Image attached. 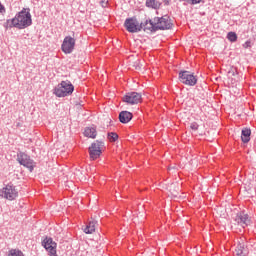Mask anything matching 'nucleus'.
<instances>
[{
    "label": "nucleus",
    "mask_w": 256,
    "mask_h": 256,
    "mask_svg": "<svg viewBox=\"0 0 256 256\" xmlns=\"http://www.w3.org/2000/svg\"><path fill=\"white\" fill-rule=\"evenodd\" d=\"M145 29H148L151 33L167 31L173 29V22H171V18L167 15L155 17L154 19L145 18Z\"/></svg>",
    "instance_id": "obj_1"
},
{
    "label": "nucleus",
    "mask_w": 256,
    "mask_h": 256,
    "mask_svg": "<svg viewBox=\"0 0 256 256\" xmlns=\"http://www.w3.org/2000/svg\"><path fill=\"white\" fill-rule=\"evenodd\" d=\"M30 11L31 9L29 8H23L13 19L7 21L10 23L9 27H15L16 29H27V27H31L33 20L31 19Z\"/></svg>",
    "instance_id": "obj_2"
},
{
    "label": "nucleus",
    "mask_w": 256,
    "mask_h": 256,
    "mask_svg": "<svg viewBox=\"0 0 256 256\" xmlns=\"http://www.w3.org/2000/svg\"><path fill=\"white\" fill-rule=\"evenodd\" d=\"M124 27L128 33H139L142 29L149 31V29H145V20L139 23L136 17L127 18L124 22Z\"/></svg>",
    "instance_id": "obj_3"
},
{
    "label": "nucleus",
    "mask_w": 256,
    "mask_h": 256,
    "mask_svg": "<svg viewBox=\"0 0 256 256\" xmlns=\"http://www.w3.org/2000/svg\"><path fill=\"white\" fill-rule=\"evenodd\" d=\"M75 91V86L69 80L62 81L55 89L54 94L56 97H67Z\"/></svg>",
    "instance_id": "obj_4"
},
{
    "label": "nucleus",
    "mask_w": 256,
    "mask_h": 256,
    "mask_svg": "<svg viewBox=\"0 0 256 256\" xmlns=\"http://www.w3.org/2000/svg\"><path fill=\"white\" fill-rule=\"evenodd\" d=\"M179 81L189 87H195L197 85V77L190 71L182 70L179 72Z\"/></svg>",
    "instance_id": "obj_5"
},
{
    "label": "nucleus",
    "mask_w": 256,
    "mask_h": 256,
    "mask_svg": "<svg viewBox=\"0 0 256 256\" xmlns=\"http://www.w3.org/2000/svg\"><path fill=\"white\" fill-rule=\"evenodd\" d=\"M0 197L13 201L19 197V191L13 184H7L2 190H0Z\"/></svg>",
    "instance_id": "obj_6"
},
{
    "label": "nucleus",
    "mask_w": 256,
    "mask_h": 256,
    "mask_svg": "<svg viewBox=\"0 0 256 256\" xmlns=\"http://www.w3.org/2000/svg\"><path fill=\"white\" fill-rule=\"evenodd\" d=\"M103 147H105V142L96 140L94 143L91 144L89 147V156L92 161H95V159H99L101 157V153Z\"/></svg>",
    "instance_id": "obj_7"
},
{
    "label": "nucleus",
    "mask_w": 256,
    "mask_h": 256,
    "mask_svg": "<svg viewBox=\"0 0 256 256\" xmlns=\"http://www.w3.org/2000/svg\"><path fill=\"white\" fill-rule=\"evenodd\" d=\"M42 247L48 251L50 256H57V243L51 237L42 240Z\"/></svg>",
    "instance_id": "obj_8"
},
{
    "label": "nucleus",
    "mask_w": 256,
    "mask_h": 256,
    "mask_svg": "<svg viewBox=\"0 0 256 256\" xmlns=\"http://www.w3.org/2000/svg\"><path fill=\"white\" fill-rule=\"evenodd\" d=\"M75 43H76L75 38L71 36H66L61 45V49L63 53H65L66 55L73 53L75 49Z\"/></svg>",
    "instance_id": "obj_9"
},
{
    "label": "nucleus",
    "mask_w": 256,
    "mask_h": 256,
    "mask_svg": "<svg viewBox=\"0 0 256 256\" xmlns=\"http://www.w3.org/2000/svg\"><path fill=\"white\" fill-rule=\"evenodd\" d=\"M122 101L127 105H137L141 103V93L139 92H128L123 96Z\"/></svg>",
    "instance_id": "obj_10"
},
{
    "label": "nucleus",
    "mask_w": 256,
    "mask_h": 256,
    "mask_svg": "<svg viewBox=\"0 0 256 256\" xmlns=\"http://www.w3.org/2000/svg\"><path fill=\"white\" fill-rule=\"evenodd\" d=\"M17 161L20 163V165H23V167L29 169V171H33V160H31V157L25 152H20L17 155Z\"/></svg>",
    "instance_id": "obj_11"
},
{
    "label": "nucleus",
    "mask_w": 256,
    "mask_h": 256,
    "mask_svg": "<svg viewBox=\"0 0 256 256\" xmlns=\"http://www.w3.org/2000/svg\"><path fill=\"white\" fill-rule=\"evenodd\" d=\"M235 221H236V223L241 225V227H243V228L248 227V225H250V223H251V219L249 218V214H247L245 212L238 213L236 215Z\"/></svg>",
    "instance_id": "obj_12"
},
{
    "label": "nucleus",
    "mask_w": 256,
    "mask_h": 256,
    "mask_svg": "<svg viewBox=\"0 0 256 256\" xmlns=\"http://www.w3.org/2000/svg\"><path fill=\"white\" fill-rule=\"evenodd\" d=\"M131 119H133V113L129 112V111H121L119 113V121L120 123H129V121H131Z\"/></svg>",
    "instance_id": "obj_13"
},
{
    "label": "nucleus",
    "mask_w": 256,
    "mask_h": 256,
    "mask_svg": "<svg viewBox=\"0 0 256 256\" xmlns=\"http://www.w3.org/2000/svg\"><path fill=\"white\" fill-rule=\"evenodd\" d=\"M95 227H97V221L90 220L89 223L84 228V233H86L87 235H91L92 233H95Z\"/></svg>",
    "instance_id": "obj_14"
},
{
    "label": "nucleus",
    "mask_w": 256,
    "mask_h": 256,
    "mask_svg": "<svg viewBox=\"0 0 256 256\" xmlns=\"http://www.w3.org/2000/svg\"><path fill=\"white\" fill-rule=\"evenodd\" d=\"M242 143H249L251 141V129L244 128L241 133Z\"/></svg>",
    "instance_id": "obj_15"
},
{
    "label": "nucleus",
    "mask_w": 256,
    "mask_h": 256,
    "mask_svg": "<svg viewBox=\"0 0 256 256\" xmlns=\"http://www.w3.org/2000/svg\"><path fill=\"white\" fill-rule=\"evenodd\" d=\"M85 137H90V139H95L97 137V130L94 127H87L84 130Z\"/></svg>",
    "instance_id": "obj_16"
},
{
    "label": "nucleus",
    "mask_w": 256,
    "mask_h": 256,
    "mask_svg": "<svg viewBox=\"0 0 256 256\" xmlns=\"http://www.w3.org/2000/svg\"><path fill=\"white\" fill-rule=\"evenodd\" d=\"M247 248H245V244H238L236 247V255L237 256H247Z\"/></svg>",
    "instance_id": "obj_17"
},
{
    "label": "nucleus",
    "mask_w": 256,
    "mask_h": 256,
    "mask_svg": "<svg viewBox=\"0 0 256 256\" xmlns=\"http://www.w3.org/2000/svg\"><path fill=\"white\" fill-rule=\"evenodd\" d=\"M146 7L150 9H159L161 7V2L157 0H146Z\"/></svg>",
    "instance_id": "obj_18"
},
{
    "label": "nucleus",
    "mask_w": 256,
    "mask_h": 256,
    "mask_svg": "<svg viewBox=\"0 0 256 256\" xmlns=\"http://www.w3.org/2000/svg\"><path fill=\"white\" fill-rule=\"evenodd\" d=\"M107 138L110 141V143H115V141L119 139V135L115 132H108Z\"/></svg>",
    "instance_id": "obj_19"
},
{
    "label": "nucleus",
    "mask_w": 256,
    "mask_h": 256,
    "mask_svg": "<svg viewBox=\"0 0 256 256\" xmlns=\"http://www.w3.org/2000/svg\"><path fill=\"white\" fill-rule=\"evenodd\" d=\"M227 39H228V41H231V43H235V41H237V33L228 32Z\"/></svg>",
    "instance_id": "obj_20"
},
{
    "label": "nucleus",
    "mask_w": 256,
    "mask_h": 256,
    "mask_svg": "<svg viewBox=\"0 0 256 256\" xmlns=\"http://www.w3.org/2000/svg\"><path fill=\"white\" fill-rule=\"evenodd\" d=\"M8 256H24L23 252L17 249H12L9 251Z\"/></svg>",
    "instance_id": "obj_21"
},
{
    "label": "nucleus",
    "mask_w": 256,
    "mask_h": 256,
    "mask_svg": "<svg viewBox=\"0 0 256 256\" xmlns=\"http://www.w3.org/2000/svg\"><path fill=\"white\" fill-rule=\"evenodd\" d=\"M190 129H192V131H197V129H199V124H197V122H192L190 124Z\"/></svg>",
    "instance_id": "obj_22"
},
{
    "label": "nucleus",
    "mask_w": 256,
    "mask_h": 256,
    "mask_svg": "<svg viewBox=\"0 0 256 256\" xmlns=\"http://www.w3.org/2000/svg\"><path fill=\"white\" fill-rule=\"evenodd\" d=\"M186 1L190 5H199V3H201V0H186Z\"/></svg>",
    "instance_id": "obj_23"
},
{
    "label": "nucleus",
    "mask_w": 256,
    "mask_h": 256,
    "mask_svg": "<svg viewBox=\"0 0 256 256\" xmlns=\"http://www.w3.org/2000/svg\"><path fill=\"white\" fill-rule=\"evenodd\" d=\"M107 3H109V0H102L101 2H100V5H101V7H107Z\"/></svg>",
    "instance_id": "obj_24"
},
{
    "label": "nucleus",
    "mask_w": 256,
    "mask_h": 256,
    "mask_svg": "<svg viewBox=\"0 0 256 256\" xmlns=\"http://www.w3.org/2000/svg\"><path fill=\"white\" fill-rule=\"evenodd\" d=\"M243 47L245 49H248V47H251V41H246L244 44H243Z\"/></svg>",
    "instance_id": "obj_25"
},
{
    "label": "nucleus",
    "mask_w": 256,
    "mask_h": 256,
    "mask_svg": "<svg viewBox=\"0 0 256 256\" xmlns=\"http://www.w3.org/2000/svg\"><path fill=\"white\" fill-rule=\"evenodd\" d=\"M172 197H179V191L178 190H174L173 192H171Z\"/></svg>",
    "instance_id": "obj_26"
},
{
    "label": "nucleus",
    "mask_w": 256,
    "mask_h": 256,
    "mask_svg": "<svg viewBox=\"0 0 256 256\" xmlns=\"http://www.w3.org/2000/svg\"><path fill=\"white\" fill-rule=\"evenodd\" d=\"M171 187H173L174 189L177 188V184H171Z\"/></svg>",
    "instance_id": "obj_27"
},
{
    "label": "nucleus",
    "mask_w": 256,
    "mask_h": 256,
    "mask_svg": "<svg viewBox=\"0 0 256 256\" xmlns=\"http://www.w3.org/2000/svg\"><path fill=\"white\" fill-rule=\"evenodd\" d=\"M165 5H169V0H164Z\"/></svg>",
    "instance_id": "obj_28"
}]
</instances>
